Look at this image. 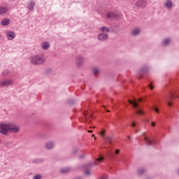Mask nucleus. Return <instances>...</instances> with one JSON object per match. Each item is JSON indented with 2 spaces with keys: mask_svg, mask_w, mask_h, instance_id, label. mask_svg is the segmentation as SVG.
Instances as JSON below:
<instances>
[{
  "mask_svg": "<svg viewBox=\"0 0 179 179\" xmlns=\"http://www.w3.org/2000/svg\"><path fill=\"white\" fill-rule=\"evenodd\" d=\"M118 31L114 28V27H112L110 28V33H117Z\"/></svg>",
  "mask_w": 179,
  "mask_h": 179,
  "instance_id": "2f4dec72",
  "label": "nucleus"
},
{
  "mask_svg": "<svg viewBox=\"0 0 179 179\" xmlns=\"http://www.w3.org/2000/svg\"><path fill=\"white\" fill-rule=\"evenodd\" d=\"M50 72H51V70L50 69H48L46 70V73H50Z\"/></svg>",
  "mask_w": 179,
  "mask_h": 179,
  "instance_id": "c03bdc74",
  "label": "nucleus"
},
{
  "mask_svg": "<svg viewBox=\"0 0 179 179\" xmlns=\"http://www.w3.org/2000/svg\"><path fill=\"white\" fill-rule=\"evenodd\" d=\"M97 38L99 41H106L108 38V34L104 33L99 34L97 36Z\"/></svg>",
  "mask_w": 179,
  "mask_h": 179,
  "instance_id": "9b49d317",
  "label": "nucleus"
},
{
  "mask_svg": "<svg viewBox=\"0 0 179 179\" xmlns=\"http://www.w3.org/2000/svg\"><path fill=\"white\" fill-rule=\"evenodd\" d=\"M3 145L8 146V145H12V143H10V141H6L3 143Z\"/></svg>",
  "mask_w": 179,
  "mask_h": 179,
  "instance_id": "58836bf2",
  "label": "nucleus"
},
{
  "mask_svg": "<svg viewBox=\"0 0 179 179\" xmlns=\"http://www.w3.org/2000/svg\"><path fill=\"white\" fill-rule=\"evenodd\" d=\"M6 36L8 40H13L16 37V34L12 31H6Z\"/></svg>",
  "mask_w": 179,
  "mask_h": 179,
  "instance_id": "1a4fd4ad",
  "label": "nucleus"
},
{
  "mask_svg": "<svg viewBox=\"0 0 179 179\" xmlns=\"http://www.w3.org/2000/svg\"><path fill=\"white\" fill-rule=\"evenodd\" d=\"M146 122H149V120L147 119V120H146Z\"/></svg>",
  "mask_w": 179,
  "mask_h": 179,
  "instance_id": "8fccbe9b",
  "label": "nucleus"
},
{
  "mask_svg": "<svg viewBox=\"0 0 179 179\" xmlns=\"http://www.w3.org/2000/svg\"><path fill=\"white\" fill-rule=\"evenodd\" d=\"M84 115L85 117V120H87V115H89L90 118H93V115L89 114V112H84Z\"/></svg>",
  "mask_w": 179,
  "mask_h": 179,
  "instance_id": "7c9ffc66",
  "label": "nucleus"
},
{
  "mask_svg": "<svg viewBox=\"0 0 179 179\" xmlns=\"http://www.w3.org/2000/svg\"><path fill=\"white\" fill-rule=\"evenodd\" d=\"M136 6L139 8V9L142 8H145L146 6V1L145 0H139L136 3Z\"/></svg>",
  "mask_w": 179,
  "mask_h": 179,
  "instance_id": "f8f14e48",
  "label": "nucleus"
},
{
  "mask_svg": "<svg viewBox=\"0 0 179 179\" xmlns=\"http://www.w3.org/2000/svg\"><path fill=\"white\" fill-rule=\"evenodd\" d=\"M10 85H12V80H3L0 83L1 87H8V86H10Z\"/></svg>",
  "mask_w": 179,
  "mask_h": 179,
  "instance_id": "9d476101",
  "label": "nucleus"
},
{
  "mask_svg": "<svg viewBox=\"0 0 179 179\" xmlns=\"http://www.w3.org/2000/svg\"><path fill=\"white\" fill-rule=\"evenodd\" d=\"M177 97H179V95L177 94V92H171L169 98H167L166 99L167 106H169V107H171V106H173V102L170 101V99L172 100V99H177Z\"/></svg>",
  "mask_w": 179,
  "mask_h": 179,
  "instance_id": "20e7f679",
  "label": "nucleus"
},
{
  "mask_svg": "<svg viewBox=\"0 0 179 179\" xmlns=\"http://www.w3.org/2000/svg\"><path fill=\"white\" fill-rule=\"evenodd\" d=\"M3 76H6V75H9V70H4L2 73Z\"/></svg>",
  "mask_w": 179,
  "mask_h": 179,
  "instance_id": "72a5a7b5",
  "label": "nucleus"
},
{
  "mask_svg": "<svg viewBox=\"0 0 179 179\" xmlns=\"http://www.w3.org/2000/svg\"><path fill=\"white\" fill-rule=\"evenodd\" d=\"M32 163H34V164H40V163H44V159L37 158V159H33Z\"/></svg>",
  "mask_w": 179,
  "mask_h": 179,
  "instance_id": "6ab92c4d",
  "label": "nucleus"
},
{
  "mask_svg": "<svg viewBox=\"0 0 179 179\" xmlns=\"http://www.w3.org/2000/svg\"><path fill=\"white\" fill-rule=\"evenodd\" d=\"M92 136H94V134H92Z\"/></svg>",
  "mask_w": 179,
  "mask_h": 179,
  "instance_id": "864d4df0",
  "label": "nucleus"
},
{
  "mask_svg": "<svg viewBox=\"0 0 179 179\" xmlns=\"http://www.w3.org/2000/svg\"><path fill=\"white\" fill-rule=\"evenodd\" d=\"M108 155L109 156H114V152H113V150H111V148L110 150H108Z\"/></svg>",
  "mask_w": 179,
  "mask_h": 179,
  "instance_id": "f704fd0d",
  "label": "nucleus"
},
{
  "mask_svg": "<svg viewBox=\"0 0 179 179\" xmlns=\"http://www.w3.org/2000/svg\"><path fill=\"white\" fill-rule=\"evenodd\" d=\"M68 171H69V168L62 169L60 170V173H62V174H65L66 173H68Z\"/></svg>",
  "mask_w": 179,
  "mask_h": 179,
  "instance_id": "bb28decb",
  "label": "nucleus"
},
{
  "mask_svg": "<svg viewBox=\"0 0 179 179\" xmlns=\"http://www.w3.org/2000/svg\"><path fill=\"white\" fill-rule=\"evenodd\" d=\"M164 6L166 9H171V8H173V2L170 1H166V2L164 3Z\"/></svg>",
  "mask_w": 179,
  "mask_h": 179,
  "instance_id": "a211bd4d",
  "label": "nucleus"
},
{
  "mask_svg": "<svg viewBox=\"0 0 179 179\" xmlns=\"http://www.w3.org/2000/svg\"><path fill=\"white\" fill-rule=\"evenodd\" d=\"M151 125L152 127H155L156 125V123L155 122H152Z\"/></svg>",
  "mask_w": 179,
  "mask_h": 179,
  "instance_id": "a18cd8bd",
  "label": "nucleus"
},
{
  "mask_svg": "<svg viewBox=\"0 0 179 179\" xmlns=\"http://www.w3.org/2000/svg\"><path fill=\"white\" fill-rule=\"evenodd\" d=\"M45 149H46L47 150H51L54 149V142L48 141L45 145Z\"/></svg>",
  "mask_w": 179,
  "mask_h": 179,
  "instance_id": "ddd939ff",
  "label": "nucleus"
},
{
  "mask_svg": "<svg viewBox=\"0 0 179 179\" xmlns=\"http://www.w3.org/2000/svg\"><path fill=\"white\" fill-rule=\"evenodd\" d=\"M137 173L139 176H142V174H143V173H145V169L140 168L138 169Z\"/></svg>",
  "mask_w": 179,
  "mask_h": 179,
  "instance_id": "cd10ccee",
  "label": "nucleus"
},
{
  "mask_svg": "<svg viewBox=\"0 0 179 179\" xmlns=\"http://www.w3.org/2000/svg\"><path fill=\"white\" fill-rule=\"evenodd\" d=\"M41 47L43 50H48L50 48V43L48 42H44Z\"/></svg>",
  "mask_w": 179,
  "mask_h": 179,
  "instance_id": "4be33fe9",
  "label": "nucleus"
},
{
  "mask_svg": "<svg viewBox=\"0 0 179 179\" xmlns=\"http://www.w3.org/2000/svg\"><path fill=\"white\" fill-rule=\"evenodd\" d=\"M67 103L69 106H73V104H75V99H69Z\"/></svg>",
  "mask_w": 179,
  "mask_h": 179,
  "instance_id": "c85d7f7f",
  "label": "nucleus"
},
{
  "mask_svg": "<svg viewBox=\"0 0 179 179\" xmlns=\"http://www.w3.org/2000/svg\"><path fill=\"white\" fill-rule=\"evenodd\" d=\"M105 159L106 157L103 156V155H100L99 157L96 159V161L101 163V162H103V160H104Z\"/></svg>",
  "mask_w": 179,
  "mask_h": 179,
  "instance_id": "b1692460",
  "label": "nucleus"
},
{
  "mask_svg": "<svg viewBox=\"0 0 179 179\" xmlns=\"http://www.w3.org/2000/svg\"><path fill=\"white\" fill-rule=\"evenodd\" d=\"M136 134L138 133V131L135 130Z\"/></svg>",
  "mask_w": 179,
  "mask_h": 179,
  "instance_id": "3c124183",
  "label": "nucleus"
},
{
  "mask_svg": "<svg viewBox=\"0 0 179 179\" xmlns=\"http://www.w3.org/2000/svg\"><path fill=\"white\" fill-rule=\"evenodd\" d=\"M20 131L19 126L13 123H1L0 124V134L1 135H8V132L11 134H17Z\"/></svg>",
  "mask_w": 179,
  "mask_h": 179,
  "instance_id": "f257e3e1",
  "label": "nucleus"
},
{
  "mask_svg": "<svg viewBox=\"0 0 179 179\" xmlns=\"http://www.w3.org/2000/svg\"><path fill=\"white\" fill-rule=\"evenodd\" d=\"M152 110L153 111L157 113V114H159V113L160 112V110L159 109V106H157V105H154L152 106Z\"/></svg>",
  "mask_w": 179,
  "mask_h": 179,
  "instance_id": "a878e982",
  "label": "nucleus"
},
{
  "mask_svg": "<svg viewBox=\"0 0 179 179\" xmlns=\"http://www.w3.org/2000/svg\"><path fill=\"white\" fill-rule=\"evenodd\" d=\"M94 166H97V164H96V162H94V163L90 162V163L83 165V169L84 170L92 171V169H93V167H94Z\"/></svg>",
  "mask_w": 179,
  "mask_h": 179,
  "instance_id": "6e6552de",
  "label": "nucleus"
},
{
  "mask_svg": "<svg viewBox=\"0 0 179 179\" xmlns=\"http://www.w3.org/2000/svg\"><path fill=\"white\" fill-rule=\"evenodd\" d=\"M9 10L8 6H0V15H5Z\"/></svg>",
  "mask_w": 179,
  "mask_h": 179,
  "instance_id": "2eb2a0df",
  "label": "nucleus"
},
{
  "mask_svg": "<svg viewBox=\"0 0 179 179\" xmlns=\"http://www.w3.org/2000/svg\"><path fill=\"white\" fill-rule=\"evenodd\" d=\"M146 101V97L135 99L132 100L129 99V104H131L133 108L135 110V114L137 115H143L145 114V110L141 106V103H145Z\"/></svg>",
  "mask_w": 179,
  "mask_h": 179,
  "instance_id": "f03ea898",
  "label": "nucleus"
},
{
  "mask_svg": "<svg viewBox=\"0 0 179 179\" xmlns=\"http://www.w3.org/2000/svg\"><path fill=\"white\" fill-rule=\"evenodd\" d=\"M105 139H106V142L108 143H109V145H111V143H112V142H111V137H106V138H105Z\"/></svg>",
  "mask_w": 179,
  "mask_h": 179,
  "instance_id": "473e14b6",
  "label": "nucleus"
},
{
  "mask_svg": "<svg viewBox=\"0 0 179 179\" xmlns=\"http://www.w3.org/2000/svg\"><path fill=\"white\" fill-rule=\"evenodd\" d=\"M128 139H131V136H127Z\"/></svg>",
  "mask_w": 179,
  "mask_h": 179,
  "instance_id": "de8ad7c7",
  "label": "nucleus"
},
{
  "mask_svg": "<svg viewBox=\"0 0 179 179\" xmlns=\"http://www.w3.org/2000/svg\"><path fill=\"white\" fill-rule=\"evenodd\" d=\"M90 171H92L85 170L84 171V173L85 174V176H90V173H91Z\"/></svg>",
  "mask_w": 179,
  "mask_h": 179,
  "instance_id": "ea45409f",
  "label": "nucleus"
},
{
  "mask_svg": "<svg viewBox=\"0 0 179 179\" xmlns=\"http://www.w3.org/2000/svg\"><path fill=\"white\" fill-rule=\"evenodd\" d=\"M10 23V20L5 18L1 22V26H8Z\"/></svg>",
  "mask_w": 179,
  "mask_h": 179,
  "instance_id": "aec40b11",
  "label": "nucleus"
},
{
  "mask_svg": "<svg viewBox=\"0 0 179 179\" xmlns=\"http://www.w3.org/2000/svg\"><path fill=\"white\" fill-rule=\"evenodd\" d=\"M163 44H164V45H169V44H170V39H169V38H165V39L163 41Z\"/></svg>",
  "mask_w": 179,
  "mask_h": 179,
  "instance_id": "c756f323",
  "label": "nucleus"
},
{
  "mask_svg": "<svg viewBox=\"0 0 179 179\" xmlns=\"http://www.w3.org/2000/svg\"><path fill=\"white\" fill-rule=\"evenodd\" d=\"M82 89H85V87H82Z\"/></svg>",
  "mask_w": 179,
  "mask_h": 179,
  "instance_id": "6e6d98bb",
  "label": "nucleus"
},
{
  "mask_svg": "<svg viewBox=\"0 0 179 179\" xmlns=\"http://www.w3.org/2000/svg\"><path fill=\"white\" fill-rule=\"evenodd\" d=\"M105 131L104 129H102L100 132L99 134L101 135V136H102V138H104V134H105Z\"/></svg>",
  "mask_w": 179,
  "mask_h": 179,
  "instance_id": "4c0bfd02",
  "label": "nucleus"
},
{
  "mask_svg": "<svg viewBox=\"0 0 179 179\" xmlns=\"http://www.w3.org/2000/svg\"><path fill=\"white\" fill-rule=\"evenodd\" d=\"M139 33H141V31L138 29H135L131 31L133 36H138Z\"/></svg>",
  "mask_w": 179,
  "mask_h": 179,
  "instance_id": "393cba45",
  "label": "nucleus"
},
{
  "mask_svg": "<svg viewBox=\"0 0 179 179\" xmlns=\"http://www.w3.org/2000/svg\"><path fill=\"white\" fill-rule=\"evenodd\" d=\"M88 132L92 133V132H93V131L92 130H88Z\"/></svg>",
  "mask_w": 179,
  "mask_h": 179,
  "instance_id": "49530a36",
  "label": "nucleus"
},
{
  "mask_svg": "<svg viewBox=\"0 0 179 179\" xmlns=\"http://www.w3.org/2000/svg\"><path fill=\"white\" fill-rule=\"evenodd\" d=\"M0 37H2V35L0 34Z\"/></svg>",
  "mask_w": 179,
  "mask_h": 179,
  "instance_id": "5fc2aeb1",
  "label": "nucleus"
},
{
  "mask_svg": "<svg viewBox=\"0 0 179 179\" xmlns=\"http://www.w3.org/2000/svg\"><path fill=\"white\" fill-rule=\"evenodd\" d=\"M99 179H106V178H100Z\"/></svg>",
  "mask_w": 179,
  "mask_h": 179,
  "instance_id": "603ef678",
  "label": "nucleus"
},
{
  "mask_svg": "<svg viewBox=\"0 0 179 179\" xmlns=\"http://www.w3.org/2000/svg\"><path fill=\"white\" fill-rule=\"evenodd\" d=\"M29 61L32 65H43L45 62V57L41 55H34L29 57Z\"/></svg>",
  "mask_w": 179,
  "mask_h": 179,
  "instance_id": "7ed1b4c3",
  "label": "nucleus"
},
{
  "mask_svg": "<svg viewBox=\"0 0 179 179\" xmlns=\"http://www.w3.org/2000/svg\"><path fill=\"white\" fill-rule=\"evenodd\" d=\"M148 87L149 89H150V90H153L155 86L153 85V84L152 83L148 84Z\"/></svg>",
  "mask_w": 179,
  "mask_h": 179,
  "instance_id": "c9c22d12",
  "label": "nucleus"
},
{
  "mask_svg": "<svg viewBox=\"0 0 179 179\" xmlns=\"http://www.w3.org/2000/svg\"><path fill=\"white\" fill-rule=\"evenodd\" d=\"M34 6H36V3L34 1H31L29 3H28L27 9L28 10H34Z\"/></svg>",
  "mask_w": 179,
  "mask_h": 179,
  "instance_id": "4468645a",
  "label": "nucleus"
},
{
  "mask_svg": "<svg viewBox=\"0 0 179 179\" xmlns=\"http://www.w3.org/2000/svg\"><path fill=\"white\" fill-rule=\"evenodd\" d=\"M99 30H100V31H102L103 33H110V28H108L106 26L101 27L99 29Z\"/></svg>",
  "mask_w": 179,
  "mask_h": 179,
  "instance_id": "412c9836",
  "label": "nucleus"
},
{
  "mask_svg": "<svg viewBox=\"0 0 179 179\" xmlns=\"http://www.w3.org/2000/svg\"><path fill=\"white\" fill-rule=\"evenodd\" d=\"M79 159H80L81 160L85 159V155L84 154H82V155H80L78 156Z\"/></svg>",
  "mask_w": 179,
  "mask_h": 179,
  "instance_id": "79ce46f5",
  "label": "nucleus"
},
{
  "mask_svg": "<svg viewBox=\"0 0 179 179\" xmlns=\"http://www.w3.org/2000/svg\"><path fill=\"white\" fill-rule=\"evenodd\" d=\"M147 72H149V67L148 66L142 67L138 71V78L142 79V77L143 76V75H145Z\"/></svg>",
  "mask_w": 179,
  "mask_h": 179,
  "instance_id": "0eeeda50",
  "label": "nucleus"
},
{
  "mask_svg": "<svg viewBox=\"0 0 179 179\" xmlns=\"http://www.w3.org/2000/svg\"><path fill=\"white\" fill-rule=\"evenodd\" d=\"M92 72L94 76H99L100 75V69L99 67H94L92 69Z\"/></svg>",
  "mask_w": 179,
  "mask_h": 179,
  "instance_id": "dca6fc26",
  "label": "nucleus"
},
{
  "mask_svg": "<svg viewBox=\"0 0 179 179\" xmlns=\"http://www.w3.org/2000/svg\"><path fill=\"white\" fill-rule=\"evenodd\" d=\"M177 173L178 174V176H179V169H178V171H177Z\"/></svg>",
  "mask_w": 179,
  "mask_h": 179,
  "instance_id": "09e8293b",
  "label": "nucleus"
},
{
  "mask_svg": "<svg viewBox=\"0 0 179 179\" xmlns=\"http://www.w3.org/2000/svg\"><path fill=\"white\" fill-rule=\"evenodd\" d=\"M166 1H170V0H166Z\"/></svg>",
  "mask_w": 179,
  "mask_h": 179,
  "instance_id": "4d7b16f0",
  "label": "nucleus"
},
{
  "mask_svg": "<svg viewBox=\"0 0 179 179\" xmlns=\"http://www.w3.org/2000/svg\"><path fill=\"white\" fill-rule=\"evenodd\" d=\"M78 152H79V148L78 147H75L71 150V155H73V156H75L76 153H78Z\"/></svg>",
  "mask_w": 179,
  "mask_h": 179,
  "instance_id": "5701e85b",
  "label": "nucleus"
},
{
  "mask_svg": "<svg viewBox=\"0 0 179 179\" xmlns=\"http://www.w3.org/2000/svg\"><path fill=\"white\" fill-rule=\"evenodd\" d=\"M34 179H41V175H36L34 177Z\"/></svg>",
  "mask_w": 179,
  "mask_h": 179,
  "instance_id": "a19ab883",
  "label": "nucleus"
},
{
  "mask_svg": "<svg viewBox=\"0 0 179 179\" xmlns=\"http://www.w3.org/2000/svg\"><path fill=\"white\" fill-rule=\"evenodd\" d=\"M144 141L146 143L147 146H152V145H155V141H152L148 137H144Z\"/></svg>",
  "mask_w": 179,
  "mask_h": 179,
  "instance_id": "f3484780",
  "label": "nucleus"
},
{
  "mask_svg": "<svg viewBox=\"0 0 179 179\" xmlns=\"http://www.w3.org/2000/svg\"><path fill=\"white\" fill-rule=\"evenodd\" d=\"M115 155H118V153H120V150H116L115 151Z\"/></svg>",
  "mask_w": 179,
  "mask_h": 179,
  "instance_id": "37998d69",
  "label": "nucleus"
},
{
  "mask_svg": "<svg viewBox=\"0 0 179 179\" xmlns=\"http://www.w3.org/2000/svg\"><path fill=\"white\" fill-rule=\"evenodd\" d=\"M106 17L108 19H114L115 20H120V19H121V15L115 13L108 12L106 14Z\"/></svg>",
  "mask_w": 179,
  "mask_h": 179,
  "instance_id": "39448f33",
  "label": "nucleus"
},
{
  "mask_svg": "<svg viewBox=\"0 0 179 179\" xmlns=\"http://www.w3.org/2000/svg\"><path fill=\"white\" fill-rule=\"evenodd\" d=\"M137 124H138V123H136V122H131V127L132 128H136Z\"/></svg>",
  "mask_w": 179,
  "mask_h": 179,
  "instance_id": "e433bc0d",
  "label": "nucleus"
},
{
  "mask_svg": "<svg viewBox=\"0 0 179 179\" xmlns=\"http://www.w3.org/2000/svg\"><path fill=\"white\" fill-rule=\"evenodd\" d=\"M84 62H85V59H83L82 56L79 55L76 57V64L78 68H82V66H83Z\"/></svg>",
  "mask_w": 179,
  "mask_h": 179,
  "instance_id": "423d86ee",
  "label": "nucleus"
}]
</instances>
